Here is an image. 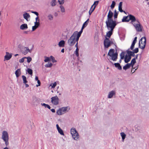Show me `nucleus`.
I'll return each instance as SVG.
<instances>
[{
	"label": "nucleus",
	"mask_w": 149,
	"mask_h": 149,
	"mask_svg": "<svg viewBox=\"0 0 149 149\" xmlns=\"http://www.w3.org/2000/svg\"><path fill=\"white\" fill-rule=\"evenodd\" d=\"M131 21V23L133 25L136 22H138V19H136L135 17L132 15L130 14L127 16H124L122 19V22H129Z\"/></svg>",
	"instance_id": "1"
},
{
	"label": "nucleus",
	"mask_w": 149,
	"mask_h": 149,
	"mask_svg": "<svg viewBox=\"0 0 149 149\" xmlns=\"http://www.w3.org/2000/svg\"><path fill=\"white\" fill-rule=\"evenodd\" d=\"M113 15V13L110 10L107 15V19L106 21V25H116V21L113 20L112 18Z\"/></svg>",
	"instance_id": "2"
},
{
	"label": "nucleus",
	"mask_w": 149,
	"mask_h": 149,
	"mask_svg": "<svg viewBox=\"0 0 149 149\" xmlns=\"http://www.w3.org/2000/svg\"><path fill=\"white\" fill-rule=\"evenodd\" d=\"M71 134L73 139L75 140H77L79 138V136L75 128H72L70 130Z\"/></svg>",
	"instance_id": "3"
},
{
	"label": "nucleus",
	"mask_w": 149,
	"mask_h": 149,
	"mask_svg": "<svg viewBox=\"0 0 149 149\" xmlns=\"http://www.w3.org/2000/svg\"><path fill=\"white\" fill-rule=\"evenodd\" d=\"M116 25H106L107 27L108 30H110L107 33L106 36L109 38L112 34L113 31Z\"/></svg>",
	"instance_id": "4"
},
{
	"label": "nucleus",
	"mask_w": 149,
	"mask_h": 149,
	"mask_svg": "<svg viewBox=\"0 0 149 149\" xmlns=\"http://www.w3.org/2000/svg\"><path fill=\"white\" fill-rule=\"evenodd\" d=\"M68 107H63L60 108L56 112V113L58 115H61L65 113L66 111H68L67 110Z\"/></svg>",
	"instance_id": "5"
},
{
	"label": "nucleus",
	"mask_w": 149,
	"mask_h": 149,
	"mask_svg": "<svg viewBox=\"0 0 149 149\" xmlns=\"http://www.w3.org/2000/svg\"><path fill=\"white\" fill-rule=\"evenodd\" d=\"M73 34L68 40V43L70 46L73 45L76 42V40L75 39V36Z\"/></svg>",
	"instance_id": "6"
},
{
	"label": "nucleus",
	"mask_w": 149,
	"mask_h": 149,
	"mask_svg": "<svg viewBox=\"0 0 149 149\" xmlns=\"http://www.w3.org/2000/svg\"><path fill=\"white\" fill-rule=\"evenodd\" d=\"M133 25L137 31L141 32L142 31L141 25L139 21H138V22H137L133 24Z\"/></svg>",
	"instance_id": "7"
},
{
	"label": "nucleus",
	"mask_w": 149,
	"mask_h": 149,
	"mask_svg": "<svg viewBox=\"0 0 149 149\" xmlns=\"http://www.w3.org/2000/svg\"><path fill=\"white\" fill-rule=\"evenodd\" d=\"M59 99L56 96L53 97L51 98V102L54 105H58L59 103Z\"/></svg>",
	"instance_id": "8"
},
{
	"label": "nucleus",
	"mask_w": 149,
	"mask_h": 149,
	"mask_svg": "<svg viewBox=\"0 0 149 149\" xmlns=\"http://www.w3.org/2000/svg\"><path fill=\"white\" fill-rule=\"evenodd\" d=\"M1 138L3 141L9 139L7 131H3Z\"/></svg>",
	"instance_id": "9"
},
{
	"label": "nucleus",
	"mask_w": 149,
	"mask_h": 149,
	"mask_svg": "<svg viewBox=\"0 0 149 149\" xmlns=\"http://www.w3.org/2000/svg\"><path fill=\"white\" fill-rule=\"evenodd\" d=\"M104 45L105 48H108L111 45L110 40L108 38H106L104 40Z\"/></svg>",
	"instance_id": "10"
},
{
	"label": "nucleus",
	"mask_w": 149,
	"mask_h": 149,
	"mask_svg": "<svg viewBox=\"0 0 149 149\" xmlns=\"http://www.w3.org/2000/svg\"><path fill=\"white\" fill-rule=\"evenodd\" d=\"M139 42H140V43L141 44H144L143 47H142V48H145L146 43V39L145 37H143L139 41Z\"/></svg>",
	"instance_id": "11"
},
{
	"label": "nucleus",
	"mask_w": 149,
	"mask_h": 149,
	"mask_svg": "<svg viewBox=\"0 0 149 149\" xmlns=\"http://www.w3.org/2000/svg\"><path fill=\"white\" fill-rule=\"evenodd\" d=\"M116 94V91L115 90H112L109 92L108 93V98H111L113 97V96H115Z\"/></svg>",
	"instance_id": "12"
},
{
	"label": "nucleus",
	"mask_w": 149,
	"mask_h": 149,
	"mask_svg": "<svg viewBox=\"0 0 149 149\" xmlns=\"http://www.w3.org/2000/svg\"><path fill=\"white\" fill-rule=\"evenodd\" d=\"M118 54L117 52L115 53V54L111 57H109V59H111L113 61H115L118 58Z\"/></svg>",
	"instance_id": "13"
},
{
	"label": "nucleus",
	"mask_w": 149,
	"mask_h": 149,
	"mask_svg": "<svg viewBox=\"0 0 149 149\" xmlns=\"http://www.w3.org/2000/svg\"><path fill=\"white\" fill-rule=\"evenodd\" d=\"M32 51V49H29L28 47H24L22 51V53L26 55L29 52L31 53Z\"/></svg>",
	"instance_id": "14"
},
{
	"label": "nucleus",
	"mask_w": 149,
	"mask_h": 149,
	"mask_svg": "<svg viewBox=\"0 0 149 149\" xmlns=\"http://www.w3.org/2000/svg\"><path fill=\"white\" fill-rule=\"evenodd\" d=\"M12 55L8 52H6V54L5 56V59L6 60H9L12 57Z\"/></svg>",
	"instance_id": "15"
},
{
	"label": "nucleus",
	"mask_w": 149,
	"mask_h": 149,
	"mask_svg": "<svg viewBox=\"0 0 149 149\" xmlns=\"http://www.w3.org/2000/svg\"><path fill=\"white\" fill-rule=\"evenodd\" d=\"M114 50L113 49H111L109 50L107 55L111 57L115 54Z\"/></svg>",
	"instance_id": "16"
},
{
	"label": "nucleus",
	"mask_w": 149,
	"mask_h": 149,
	"mask_svg": "<svg viewBox=\"0 0 149 149\" xmlns=\"http://www.w3.org/2000/svg\"><path fill=\"white\" fill-rule=\"evenodd\" d=\"M131 58V57L129 56L126 55L125 57V63H127L129 62Z\"/></svg>",
	"instance_id": "17"
},
{
	"label": "nucleus",
	"mask_w": 149,
	"mask_h": 149,
	"mask_svg": "<svg viewBox=\"0 0 149 149\" xmlns=\"http://www.w3.org/2000/svg\"><path fill=\"white\" fill-rule=\"evenodd\" d=\"M65 44V41L63 40H61L59 42L58 45L60 47H64Z\"/></svg>",
	"instance_id": "18"
},
{
	"label": "nucleus",
	"mask_w": 149,
	"mask_h": 149,
	"mask_svg": "<svg viewBox=\"0 0 149 149\" xmlns=\"http://www.w3.org/2000/svg\"><path fill=\"white\" fill-rule=\"evenodd\" d=\"M23 15L24 19H25L27 21H28V18H30V15L29 14L27 13H25Z\"/></svg>",
	"instance_id": "19"
},
{
	"label": "nucleus",
	"mask_w": 149,
	"mask_h": 149,
	"mask_svg": "<svg viewBox=\"0 0 149 149\" xmlns=\"http://www.w3.org/2000/svg\"><path fill=\"white\" fill-rule=\"evenodd\" d=\"M15 74L16 77L18 78L20 75L21 74L20 69H18L15 72Z\"/></svg>",
	"instance_id": "20"
},
{
	"label": "nucleus",
	"mask_w": 149,
	"mask_h": 149,
	"mask_svg": "<svg viewBox=\"0 0 149 149\" xmlns=\"http://www.w3.org/2000/svg\"><path fill=\"white\" fill-rule=\"evenodd\" d=\"M28 28L27 25L26 24H24L21 25L20 29L22 30H24Z\"/></svg>",
	"instance_id": "21"
},
{
	"label": "nucleus",
	"mask_w": 149,
	"mask_h": 149,
	"mask_svg": "<svg viewBox=\"0 0 149 149\" xmlns=\"http://www.w3.org/2000/svg\"><path fill=\"white\" fill-rule=\"evenodd\" d=\"M115 66L119 70H121L122 69V67L121 66L120 64L118 63H115L114 64Z\"/></svg>",
	"instance_id": "22"
},
{
	"label": "nucleus",
	"mask_w": 149,
	"mask_h": 149,
	"mask_svg": "<svg viewBox=\"0 0 149 149\" xmlns=\"http://www.w3.org/2000/svg\"><path fill=\"white\" fill-rule=\"evenodd\" d=\"M83 29H82V27L81 29V30L79 32H78L77 31H75L74 33L73 34H75L74 35L75 36H76V35H79V36H80L81 33H82V32H83Z\"/></svg>",
	"instance_id": "23"
},
{
	"label": "nucleus",
	"mask_w": 149,
	"mask_h": 149,
	"mask_svg": "<svg viewBox=\"0 0 149 149\" xmlns=\"http://www.w3.org/2000/svg\"><path fill=\"white\" fill-rule=\"evenodd\" d=\"M136 61L135 58H133L132 60L131 63H129L130 64L131 66H132L133 69L135 68L133 67L134 64L136 63Z\"/></svg>",
	"instance_id": "24"
},
{
	"label": "nucleus",
	"mask_w": 149,
	"mask_h": 149,
	"mask_svg": "<svg viewBox=\"0 0 149 149\" xmlns=\"http://www.w3.org/2000/svg\"><path fill=\"white\" fill-rule=\"evenodd\" d=\"M131 65L129 63H127L125 65L123 68L124 70H126L129 69L130 68Z\"/></svg>",
	"instance_id": "25"
},
{
	"label": "nucleus",
	"mask_w": 149,
	"mask_h": 149,
	"mask_svg": "<svg viewBox=\"0 0 149 149\" xmlns=\"http://www.w3.org/2000/svg\"><path fill=\"white\" fill-rule=\"evenodd\" d=\"M89 21V19H88L83 24L82 26V29H84L85 27L88 25V22Z\"/></svg>",
	"instance_id": "26"
},
{
	"label": "nucleus",
	"mask_w": 149,
	"mask_h": 149,
	"mask_svg": "<svg viewBox=\"0 0 149 149\" xmlns=\"http://www.w3.org/2000/svg\"><path fill=\"white\" fill-rule=\"evenodd\" d=\"M120 135L122 137V141L123 142L124 141V139L126 137V134L125 133L123 132H122L120 133Z\"/></svg>",
	"instance_id": "27"
},
{
	"label": "nucleus",
	"mask_w": 149,
	"mask_h": 149,
	"mask_svg": "<svg viewBox=\"0 0 149 149\" xmlns=\"http://www.w3.org/2000/svg\"><path fill=\"white\" fill-rule=\"evenodd\" d=\"M57 3L56 0H52L50 2V5L52 6H54L56 5Z\"/></svg>",
	"instance_id": "28"
},
{
	"label": "nucleus",
	"mask_w": 149,
	"mask_h": 149,
	"mask_svg": "<svg viewBox=\"0 0 149 149\" xmlns=\"http://www.w3.org/2000/svg\"><path fill=\"white\" fill-rule=\"evenodd\" d=\"M95 8V6H94L93 8V6H92L91 7L90 10L89 11V14L90 15H91L92 13L94 11Z\"/></svg>",
	"instance_id": "29"
},
{
	"label": "nucleus",
	"mask_w": 149,
	"mask_h": 149,
	"mask_svg": "<svg viewBox=\"0 0 149 149\" xmlns=\"http://www.w3.org/2000/svg\"><path fill=\"white\" fill-rule=\"evenodd\" d=\"M22 77L23 81V83L25 84L27 83L28 82V81L26 80V77L24 75H22Z\"/></svg>",
	"instance_id": "30"
},
{
	"label": "nucleus",
	"mask_w": 149,
	"mask_h": 149,
	"mask_svg": "<svg viewBox=\"0 0 149 149\" xmlns=\"http://www.w3.org/2000/svg\"><path fill=\"white\" fill-rule=\"evenodd\" d=\"M41 104L42 106L45 107V108H47L49 109H51L50 107L48 104L45 103H41Z\"/></svg>",
	"instance_id": "31"
},
{
	"label": "nucleus",
	"mask_w": 149,
	"mask_h": 149,
	"mask_svg": "<svg viewBox=\"0 0 149 149\" xmlns=\"http://www.w3.org/2000/svg\"><path fill=\"white\" fill-rule=\"evenodd\" d=\"M47 17L49 20H52L53 19V17L51 14H49L47 16Z\"/></svg>",
	"instance_id": "32"
},
{
	"label": "nucleus",
	"mask_w": 149,
	"mask_h": 149,
	"mask_svg": "<svg viewBox=\"0 0 149 149\" xmlns=\"http://www.w3.org/2000/svg\"><path fill=\"white\" fill-rule=\"evenodd\" d=\"M58 133L61 135L64 136V134L63 133V130L61 129L60 128L58 130H57Z\"/></svg>",
	"instance_id": "33"
},
{
	"label": "nucleus",
	"mask_w": 149,
	"mask_h": 149,
	"mask_svg": "<svg viewBox=\"0 0 149 149\" xmlns=\"http://www.w3.org/2000/svg\"><path fill=\"white\" fill-rule=\"evenodd\" d=\"M52 65L53 64L52 63H50L46 64L45 66L47 68H51L52 67Z\"/></svg>",
	"instance_id": "34"
},
{
	"label": "nucleus",
	"mask_w": 149,
	"mask_h": 149,
	"mask_svg": "<svg viewBox=\"0 0 149 149\" xmlns=\"http://www.w3.org/2000/svg\"><path fill=\"white\" fill-rule=\"evenodd\" d=\"M28 73L30 75H32L33 74V71L32 69L30 68H28L27 70Z\"/></svg>",
	"instance_id": "35"
},
{
	"label": "nucleus",
	"mask_w": 149,
	"mask_h": 149,
	"mask_svg": "<svg viewBox=\"0 0 149 149\" xmlns=\"http://www.w3.org/2000/svg\"><path fill=\"white\" fill-rule=\"evenodd\" d=\"M50 59H51L52 62L54 63L56 62V61L55 59L52 56H51L50 57Z\"/></svg>",
	"instance_id": "36"
},
{
	"label": "nucleus",
	"mask_w": 149,
	"mask_h": 149,
	"mask_svg": "<svg viewBox=\"0 0 149 149\" xmlns=\"http://www.w3.org/2000/svg\"><path fill=\"white\" fill-rule=\"evenodd\" d=\"M118 14V12H117L116 10H115L114 12V17L115 19L116 18H117V16Z\"/></svg>",
	"instance_id": "37"
},
{
	"label": "nucleus",
	"mask_w": 149,
	"mask_h": 149,
	"mask_svg": "<svg viewBox=\"0 0 149 149\" xmlns=\"http://www.w3.org/2000/svg\"><path fill=\"white\" fill-rule=\"evenodd\" d=\"M116 5V3L114 1L112 2L111 4V9H113L114 7Z\"/></svg>",
	"instance_id": "38"
},
{
	"label": "nucleus",
	"mask_w": 149,
	"mask_h": 149,
	"mask_svg": "<svg viewBox=\"0 0 149 149\" xmlns=\"http://www.w3.org/2000/svg\"><path fill=\"white\" fill-rule=\"evenodd\" d=\"M124 52H122L120 53V56L121 59H123L124 58Z\"/></svg>",
	"instance_id": "39"
},
{
	"label": "nucleus",
	"mask_w": 149,
	"mask_h": 149,
	"mask_svg": "<svg viewBox=\"0 0 149 149\" xmlns=\"http://www.w3.org/2000/svg\"><path fill=\"white\" fill-rule=\"evenodd\" d=\"M60 8L61 9V11L62 13H64L65 12V9L64 7L63 6H60Z\"/></svg>",
	"instance_id": "40"
},
{
	"label": "nucleus",
	"mask_w": 149,
	"mask_h": 149,
	"mask_svg": "<svg viewBox=\"0 0 149 149\" xmlns=\"http://www.w3.org/2000/svg\"><path fill=\"white\" fill-rule=\"evenodd\" d=\"M130 49V48L129 49H128L127 51V54H128V56H130V57H131V55L132 54V51H129Z\"/></svg>",
	"instance_id": "41"
},
{
	"label": "nucleus",
	"mask_w": 149,
	"mask_h": 149,
	"mask_svg": "<svg viewBox=\"0 0 149 149\" xmlns=\"http://www.w3.org/2000/svg\"><path fill=\"white\" fill-rule=\"evenodd\" d=\"M56 84H56V82H55L54 83H52V84H51L50 85V86H51L52 87V88H54L56 86Z\"/></svg>",
	"instance_id": "42"
},
{
	"label": "nucleus",
	"mask_w": 149,
	"mask_h": 149,
	"mask_svg": "<svg viewBox=\"0 0 149 149\" xmlns=\"http://www.w3.org/2000/svg\"><path fill=\"white\" fill-rule=\"evenodd\" d=\"M35 26L38 27L40 25V22H34Z\"/></svg>",
	"instance_id": "43"
},
{
	"label": "nucleus",
	"mask_w": 149,
	"mask_h": 149,
	"mask_svg": "<svg viewBox=\"0 0 149 149\" xmlns=\"http://www.w3.org/2000/svg\"><path fill=\"white\" fill-rule=\"evenodd\" d=\"M75 54L77 57H78L79 56V49L78 48H76L75 51Z\"/></svg>",
	"instance_id": "44"
},
{
	"label": "nucleus",
	"mask_w": 149,
	"mask_h": 149,
	"mask_svg": "<svg viewBox=\"0 0 149 149\" xmlns=\"http://www.w3.org/2000/svg\"><path fill=\"white\" fill-rule=\"evenodd\" d=\"M25 59H27V62L28 63H30L32 60L31 58L30 57H26Z\"/></svg>",
	"instance_id": "45"
},
{
	"label": "nucleus",
	"mask_w": 149,
	"mask_h": 149,
	"mask_svg": "<svg viewBox=\"0 0 149 149\" xmlns=\"http://www.w3.org/2000/svg\"><path fill=\"white\" fill-rule=\"evenodd\" d=\"M45 59L44 61L45 62H47L48 61H49L50 60V58H49V57L46 56H45Z\"/></svg>",
	"instance_id": "46"
},
{
	"label": "nucleus",
	"mask_w": 149,
	"mask_h": 149,
	"mask_svg": "<svg viewBox=\"0 0 149 149\" xmlns=\"http://www.w3.org/2000/svg\"><path fill=\"white\" fill-rule=\"evenodd\" d=\"M99 3L98 1H95L94 3V4L92 6H93V7H94V6H95L98 4Z\"/></svg>",
	"instance_id": "47"
},
{
	"label": "nucleus",
	"mask_w": 149,
	"mask_h": 149,
	"mask_svg": "<svg viewBox=\"0 0 149 149\" xmlns=\"http://www.w3.org/2000/svg\"><path fill=\"white\" fill-rule=\"evenodd\" d=\"M80 36L79 35H76L75 36V39L76 40V42H78Z\"/></svg>",
	"instance_id": "48"
},
{
	"label": "nucleus",
	"mask_w": 149,
	"mask_h": 149,
	"mask_svg": "<svg viewBox=\"0 0 149 149\" xmlns=\"http://www.w3.org/2000/svg\"><path fill=\"white\" fill-rule=\"evenodd\" d=\"M139 48H140L143 49H144V48H143L142 47H143V46L144 45V44H141V43H140V42H139Z\"/></svg>",
	"instance_id": "49"
},
{
	"label": "nucleus",
	"mask_w": 149,
	"mask_h": 149,
	"mask_svg": "<svg viewBox=\"0 0 149 149\" xmlns=\"http://www.w3.org/2000/svg\"><path fill=\"white\" fill-rule=\"evenodd\" d=\"M58 2L59 3V4L60 5H62L64 3V0H62L61 1H60V0H58Z\"/></svg>",
	"instance_id": "50"
},
{
	"label": "nucleus",
	"mask_w": 149,
	"mask_h": 149,
	"mask_svg": "<svg viewBox=\"0 0 149 149\" xmlns=\"http://www.w3.org/2000/svg\"><path fill=\"white\" fill-rule=\"evenodd\" d=\"M26 57H24L22 58L21 59H20L19 61L20 63H22L24 62V59L26 58Z\"/></svg>",
	"instance_id": "51"
},
{
	"label": "nucleus",
	"mask_w": 149,
	"mask_h": 149,
	"mask_svg": "<svg viewBox=\"0 0 149 149\" xmlns=\"http://www.w3.org/2000/svg\"><path fill=\"white\" fill-rule=\"evenodd\" d=\"M133 52L135 53H137L139 52V49L138 48H136L134 50H133Z\"/></svg>",
	"instance_id": "52"
},
{
	"label": "nucleus",
	"mask_w": 149,
	"mask_h": 149,
	"mask_svg": "<svg viewBox=\"0 0 149 149\" xmlns=\"http://www.w3.org/2000/svg\"><path fill=\"white\" fill-rule=\"evenodd\" d=\"M118 10L120 12H124L126 14V12L125 11H123L122 10V7H118Z\"/></svg>",
	"instance_id": "53"
},
{
	"label": "nucleus",
	"mask_w": 149,
	"mask_h": 149,
	"mask_svg": "<svg viewBox=\"0 0 149 149\" xmlns=\"http://www.w3.org/2000/svg\"><path fill=\"white\" fill-rule=\"evenodd\" d=\"M38 28V27H36V26H35V25L33 26L32 27V31H35Z\"/></svg>",
	"instance_id": "54"
},
{
	"label": "nucleus",
	"mask_w": 149,
	"mask_h": 149,
	"mask_svg": "<svg viewBox=\"0 0 149 149\" xmlns=\"http://www.w3.org/2000/svg\"><path fill=\"white\" fill-rule=\"evenodd\" d=\"M8 140H6V141L4 140L3 141L5 142L6 145L7 146L8 144Z\"/></svg>",
	"instance_id": "55"
},
{
	"label": "nucleus",
	"mask_w": 149,
	"mask_h": 149,
	"mask_svg": "<svg viewBox=\"0 0 149 149\" xmlns=\"http://www.w3.org/2000/svg\"><path fill=\"white\" fill-rule=\"evenodd\" d=\"M31 12L35 14L37 16H38V15H39V14L37 12H36V11H31Z\"/></svg>",
	"instance_id": "56"
},
{
	"label": "nucleus",
	"mask_w": 149,
	"mask_h": 149,
	"mask_svg": "<svg viewBox=\"0 0 149 149\" xmlns=\"http://www.w3.org/2000/svg\"><path fill=\"white\" fill-rule=\"evenodd\" d=\"M37 82L38 84V85H37V84L36 85V86L37 87L39 86L40 85V82L39 80H38V81H37Z\"/></svg>",
	"instance_id": "57"
},
{
	"label": "nucleus",
	"mask_w": 149,
	"mask_h": 149,
	"mask_svg": "<svg viewBox=\"0 0 149 149\" xmlns=\"http://www.w3.org/2000/svg\"><path fill=\"white\" fill-rule=\"evenodd\" d=\"M134 47V45H131L130 47V49L131 50H133Z\"/></svg>",
	"instance_id": "58"
},
{
	"label": "nucleus",
	"mask_w": 149,
	"mask_h": 149,
	"mask_svg": "<svg viewBox=\"0 0 149 149\" xmlns=\"http://www.w3.org/2000/svg\"><path fill=\"white\" fill-rule=\"evenodd\" d=\"M36 22H40V19H39L38 16H37L35 18Z\"/></svg>",
	"instance_id": "59"
},
{
	"label": "nucleus",
	"mask_w": 149,
	"mask_h": 149,
	"mask_svg": "<svg viewBox=\"0 0 149 149\" xmlns=\"http://www.w3.org/2000/svg\"><path fill=\"white\" fill-rule=\"evenodd\" d=\"M123 2H120L119 4L118 7H122Z\"/></svg>",
	"instance_id": "60"
},
{
	"label": "nucleus",
	"mask_w": 149,
	"mask_h": 149,
	"mask_svg": "<svg viewBox=\"0 0 149 149\" xmlns=\"http://www.w3.org/2000/svg\"><path fill=\"white\" fill-rule=\"evenodd\" d=\"M134 53H135L134 52H132V54L131 55V56H134L135 55Z\"/></svg>",
	"instance_id": "61"
},
{
	"label": "nucleus",
	"mask_w": 149,
	"mask_h": 149,
	"mask_svg": "<svg viewBox=\"0 0 149 149\" xmlns=\"http://www.w3.org/2000/svg\"><path fill=\"white\" fill-rule=\"evenodd\" d=\"M110 43H111V44H114V45H115V44H116V43H115V42H113V41H110Z\"/></svg>",
	"instance_id": "62"
},
{
	"label": "nucleus",
	"mask_w": 149,
	"mask_h": 149,
	"mask_svg": "<svg viewBox=\"0 0 149 149\" xmlns=\"http://www.w3.org/2000/svg\"><path fill=\"white\" fill-rule=\"evenodd\" d=\"M51 111L53 113H55V110L54 109H51Z\"/></svg>",
	"instance_id": "63"
},
{
	"label": "nucleus",
	"mask_w": 149,
	"mask_h": 149,
	"mask_svg": "<svg viewBox=\"0 0 149 149\" xmlns=\"http://www.w3.org/2000/svg\"><path fill=\"white\" fill-rule=\"evenodd\" d=\"M56 127L57 130H58L60 128H61L59 127V125L58 124L56 125Z\"/></svg>",
	"instance_id": "64"
}]
</instances>
